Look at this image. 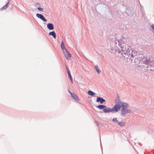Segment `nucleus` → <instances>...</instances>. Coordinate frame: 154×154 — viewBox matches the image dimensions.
Listing matches in <instances>:
<instances>
[{
  "mask_svg": "<svg viewBox=\"0 0 154 154\" xmlns=\"http://www.w3.org/2000/svg\"><path fill=\"white\" fill-rule=\"evenodd\" d=\"M66 68L67 72L68 73V72H69V70L68 69V68L66 66Z\"/></svg>",
  "mask_w": 154,
  "mask_h": 154,
  "instance_id": "18",
  "label": "nucleus"
},
{
  "mask_svg": "<svg viewBox=\"0 0 154 154\" xmlns=\"http://www.w3.org/2000/svg\"><path fill=\"white\" fill-rule=\"evenodd\" d=\"M106 107V106H103V105H99L98 106H97V107L99 109H105Z\"/></svg>",
  "mask_w": 154,
  "mask_h": 154,
  "instance_id": "10",
  "label": "nucleus"
},
{
  "mask_svg": "<svg viewBox=\"0 0 154 154\" xmlns=\"http://www.w3.org/2000/svg\"><path fill=\"white\" fill-rule=\"evenodd\" d=\"M68 75V77L69 79H70V81L72 83L73 82V80L72 79L71 76V75L70 73V72L67 73Z\"/></svg>",
  "mask_w": 154,
  "mask_h": 154,
  "instance_id": "14",
  "label": "nucleus"
},
{
  "mask_svg": "<svg viewBox=\"0 0 154 154\" xmlns=\"http://www.w3.org/2000/svg\"><path fill=\"white\" fill-rule=\"evenodd\" d=\"M36 16L38 18L42 19L43 21L44 22L47 21V20L42 15L39 14H36Z\"/></svg>",
  "mask_w": 154,
  "mask_h": 154,
  "instance_id": "5",
  "label": "nucleus"
},
{
  "mask_svg": "<svg viewBox=\"0 0 154 154\" xmlns=\"http://www.w3.org/2000/svg\"><path fill=\"white\" fill-rule=\"evenodd\" d=\"M105 100L100 97H97L96 101L97 102H100L101 104L105 102Z\"/></svg>",
  "mask_w": 154,
  "mask_h": 154,
  "instance_id": "6",
  "label": "nucleus"
},
{
  "mask_svg": "<svg viewBox=\"0 0 154 154\" xmlns=\"http://www.w3.org/2000/svg\"><path fill=\"white\" fill-rule=\"evenodd\" d=\"M88 94L91 96H93L95 94V93L91 91H88Z\"/></svg>",
  "mask_w": 154,
  "mask_h": 154,
  "instance_id": "13",
  "label": "nucleus"
},
{
  "mask_svg": "<svg viewBox=\"0 0 154 154\" xmlns=\"http://www.w3.org/2000/svg\"><path fill=\"white\" fill-rule=\"evenodd\" d=\"M118 123L119 124V125L121 126H124L125 125V122H118Z\"/></svg>",
  "mask_w": 154,
  "mask_h": 154,
  "instance_id": "12",
  "label": "nucleus"
},
{
  "mask_svg": "<svg viewBox=\"0 0 154 154\" xmlns=\"http://www.w3.org/2000/svg\"><path fill=\"white\" fill-rule=\"evenodd\" d=\"M103 111L104 112H116V110L115 108V106L112 108V109L109 108H105L103 109Z\"/></svg>",
  "mask_w": 154,
  "mask_h": 154,
  "instance_id": "2",
  "label": "nucleus"
},
{
  "mask_svg": "<svg viewBox=\"0 0 154 154\" xmlns=\"http://www.w3.org/2000/svg\"><path fill=\"white\" fill-rule=\"evenodd\" d=\"M69 93L70 94L72 98L76 101L79 100V99L76 96V95L74 93H72L69 91Z\"/></svg>",
  "mask_w": 154,
  "mask_h": 154,
  "instance_id": "4",
  "label": "nucleus"
},
{
  "mask_svg": "<svg viewBox=\"0 0 154 154\" xmlns=\"http://www.w3.org/2000/svg\"><path fill=\"white\" fill-rule=\"evenodd\" d=\"M151 26L152 27V29L154 30L153 32H154V25L153 24H152V25Z\"/></svg>",
  "mask_w": 154,
  "mask_h": 154,
  "instance_id": "19",
  "label": "nucleus"
},
{
  "mask_svg": "<svg viewBox=\"0 0 154 154\" xmlns=\"http://www.w3.org/2000/svg\"><path fill=\"white\" fill-rule=\"evenodd\" d=\"M65 57L67 60H69L71 57V55L66 49L64 50L63 51Z\"/></svg>",
  "mask_w": 154,
  "mask_h": 154,
  "instance_id": "3",
  "label": "nucleus"
},
{
  "mask_svg": "<svg viewBox=\"0 0 154 154\" xmlns=\"http://www.w3.org/2000/svg\"><path fill=\"white\" fill-rule=\"evenodd\" d=\"M49 35H50L52 36L55 39L56 38V35L54 31H53L51 32H50L49 33Z\"/></svg>",
  "mask_w": 154,
  "mask_h": 154,
  "instance_id": "8",
  "label": "nucleus"
},
{
  "mask_svg": "<svg viewBox=\"0 0 154 154\" xmlns=\"http://www.w3.org/2000/svg\"><path fill=\"white\" fill-rule=\"evenodd\" d=\"M36 5H37L38 6H40V4L38 3H36Z\"/></svg>",
  "mask_w": 154,
  "mask_h": 154,
  "instance_id": "20",
  "label": "nucleus"
},
{
  "mask_svg": "<svg viewBox=\"0 0 154 154\" xmlns=\"http://www.w3.org/2000/svg\"><path fill=\"white\" fill-rule=\"evenodd\" d=\"M8 3H9V2H8L3 7V8H2V9H6L7 8V7L8 6Z\"/></svg>",
  "mask_w": 154,
  "mask_h": 154,
  "instance_id": "15",
  "label": "nucleus"
},
{
  "mask_svg": "<svg viewBox=\"0 0 154 154\" xmlns=\"http://www.w3.org/2000/svg\"><path fill=\"white\" fill-rule=\"evenodd\" d=\"M95 68L98 73L99 74L100 73L101 71L99 70V68L97 65H96L95 66Z\"/></svg>",
  "mask_w": 154,
  "mask_h": 154,
  "instance_id": "11",
  "label": "nucleus"
},
{
  "mask_svg": "<svg viewBox=\"0 0 154 154\" xmlns=\"http://www.w3.org/2000/svg\"><path fill=\"white\" fill-rule=\"evenodd\" d=\"M112 121H113L114 122H118L116 118H114L112 119Z\"/></svg>",
  "mask_w": 154,
  "mask_h": 154,
  "instance_id": "16",
  "label": "nucleus"
},
{
  "mask_svg": "<svg viewBox=\"0 0 154 154\" xmlns=\"http://www.w3.org/2000/svg\"><path fill=\"white\" fill-rule=\"evenodd\" d=\"M115 102L116 103L115 108L116 110V112H118L121 109V115L122 116H124L126 114L130 113L131 112V110L127 109L129 106L128 104L122 102L119 96H117Z\"/></svg>",
  "mask_w": 154,
  "mask_h": 154,
  "instance_id": "1",
  "label": "nucleus"
},
{
  "mask_svg": "<svg viewBox=\"0 0 154 154\" xmlns=\"http://www.w3.org/2000/svg\"><path fill=\"white\" fill-rule=\"evenodd\" d=\"M47 28L50 30H53L54 29L53 25L51 23H49L48 24Z\"/></svg>",
  "mask_w": 154,
  "mask_h": 154,
  "instance_id": "7",
  "label": "nucleus"
},
{
  "mask_svg": "<svg viewBox=\"0 0 154 154\" xmlns=\"http://www.w3.org/2000/svg\"><path fill=\"white\" fill-rule=\"evenodd\" d=\"M38 9L39 11H43V9L42 8H40V7L38 8Z\"/></svg>",
  "mask_w": 154,
  "mask_h": 154,
  "instance_id": "17",
  "label": "nucleus"
},
{
  "mask_svg": "<svg viewBox=\"0 0 154 154\" xmlns=\"http://www.w3.org/2000/svg\"><path fill=\"white\" fill-rule=\"evenodd\" d=\"M61 48L63 51L64 50L66 49L64 44V43L63 41H62L61 45Z\"/></svg>",
  "mask_w": 154,
  "mask_h": 154,
  "instance_id": "9",
  "label": "nucleus"
}]
</instances>
